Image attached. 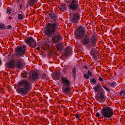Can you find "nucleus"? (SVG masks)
Listing matches in <instances>:
<instances>
[{
	"label": "nucleus",
	"instance_id": "a211bd4d",
	"mask_svg": "<svg viewBox=\"0 0 125 125\" xmlns=\"http://www.w3.org/2000/svg\"><path fill=\"white\" fill-rule=\"evenodd\" d=\"M65 85H64L63 87L62 91L63 93L66 94L69 93L70 86H67V87L66 88H65Z\"/></svg>",
	"mask_w": 125,
	"mask_h": 125
},
{
	"label": "nucleus",
	"instance_id": "412c9836",
	"mask_svg": "<svg viewBox=\"0 0 125 125\" xmlns=\"http://www.w3.org/2000/svg\"><path fill=\"white\" fill-rule=\"evenodd\" d=\"M90 41L88 38H85L84 39L83 41V43L85 45H87L89 43Z\"/></svg>",
	"mask_w": 125,
	"mask_h": 125
},
{
	"label": "nucleus",
	"instance_id": "a18cd8bd",
	"mask_svg": "<svg viewBox=\"0 0 125 125\" xmlns=\"http://www.w3.org/2000/svg\"><path fill=\"white\" fill-rule=\"evenodd\" d=\"M123 95L125 96V92L124 93V95Z\"/></svg>",
	"mask_w": 125,
	"mask_h": 125
},
{
	"label": "nucleus",
	"instance_id": "f3484780",
	"mask_svg": "<svg viewBox=\"0 0 125 125\" xmlns=\"http://www.w3.org/2000/svg\"><path fill=\"white\" fill-rule=\"evenodd\" d=\"M63 46L62 42L60 43L56 44V47L58 51L59 50H63Z\"/></svg>",
	"mask_w": 125,
	"mask_h": 125
},
{
	"label": "nucleus",
	"instance_id": "1a4fd4ad",
	"mask_svg": "<svg viewBox=\"0 0 125 125\" xmlns=\"http://www.w3.org/2000/svg\"><path fill=\"white\" fill-rule=\"evenodd\" d=\"M62 39V37L61 36V35L58 33H57L52 36V41L53 43H56L59 42L60 40Z\"/></svg>",
	"mask_w": 125,
	"mask_h": 125
},
{
	"label": "nucleus",
	"instance_id": "37998d69",
	"mask_svg": "<svg viewBox=\"0 0 125 125\" xmlns=\"http://www.w3.org/2000/svg\"><path fill=\"white\" fill-rule=\"evenodd\" d=\"M22 5L21 4H20V9H21V8H22Z\"/></svg>",
	"mask_w": 125,
	"mask_h": 125
},
{
	"label": "nucleus",
	"instance_id": "f03ea898",
	"mask_svg": "<svg viewBox=\"0 0 125 125\" xmlns=\"http://www.w3.org/2000/svg\"><path fill=\"white\" fill-rule=\"evenodd\" d=\"M26 47L24 45L23 46L16 48L15 49V53L12 56V58L13 59L14 55L18 58L16 59L17 63L16 65L17 68H20L22 66V63L23 62V60L19 57H22L23 55L26 53Z\"/></svg>",
	"mask_w": 125,
	"mask_h": 125
},
{
	"label": "nucleus",
	"instance_id": "4c0bfd02",
	"mask_svg": "<svg viewBox=\"0 0 125 125\" xmlns=\"http://www.w3.org/2000/svg\"><path fill=\"white\" fill-rule=\"evenodd\" d=\"M10 62H11V63H13V62H14V63H15V60L14 59H12Z\"/></svg>",
	"mask_w": 125,
	"mask_h": 125
},
{
	"label": "nucleus",
	"instance_id": "aec40b11",
	"mask_svg": "<svg viewBox=\"0 0 125 125\" xmlns=\"http://www.w3.org/2000/svg\"><path fill=\"white\" fill-rule=\"evenodd\" d=\"M61 73L59 72H56L53 76V77L55 80H59L60 79V76Z\"/></svg>",
	"mask_w": 125,
	"mask_h": 125
},
{
	"label": "nucleus",
	"instance_id": "ea45409f",
	"mask_svg": "<svg viewBox=\"0 0 125 125\" xmlns=\"http://www.w3.org/2000/svg\"><path fill=\"white\" fill-rule=\"evenodd\" d=\"M37 49L39 51L40 49V47H37Z\"/></svg>",
	"mask_w": 125,
	"mask_h": 125
},
{
	"label": "nucleus",
	"instance_id": "c85d7f7f",
	"mask_svg": "<svg viewBox=\"0 0 125 125\" xmlns=\"http://www.w3.org/2000/svg\"><path fill=\"white\" fill-rule=\"evenodd\" d=\"M116 83L115 82H113L111 83L110 85V86L111 87H115V85Z\"/></svg>",
	"mask_w": 125,
	"mask_h": 125
},
{
	"label": "nucleus",
	"instance_id": "2f4dec72",
	"mask_svg": "<svg viewBox=\"0 0 125 125\" xmlns=\"http://www.w3.org/2000/svg\"><path fill=\"white\" fill-rule=\"evenodd\" d=\"M125 91L123 90H121L119 92V95L120 96H122L123 94H124Z\"/></svg>",
	"mask_w": 125,
	"mask_h": 125
},
{
	"label": "nucleus",
	"instance_id": "0eeeda50",
	"mask_svg": "<svg viewBox=\"0 0 125 125\" xmlns=\"http://www.w3.org/2000/svg\"><path fill=\"white\" fill-rule=\"evenodd\" d=\"M79 8V3L76 0H72L70 3L69 9L73 11L77 10Z\"/></svg>",
	"mask_w": 125,
	"mask_h": 125
},
{
	"label": "nucleus",
	"instance_id": "c9c22d12",
	"mask_svg": "<svg viewBox=\"0 0 125 125\" xmlns=\"http://www.w3.org/2000/svg\"><path fill=\"white\" fill-rule=\"evenodd\" d=\"M98 79L99 80L101 81H103V79L100 77H99Z\"/></svg>",
	"mask_w": 125,
	"mask_h": 125
},
{
	"label": "nucleus",
	"instance_id": "4468645a",
	"mask_svg": "<svg viewBox=\"0 0 125 125\" xmlns=\"http://www.w3.org/2000/svg\"><path fill=\"white\" fill-rule=\"evenodd\" d=\"M38 0H28L27 1V5H26L27 7L28 6H33L34 5L38 2Z\"/></svg>",
	"mask_w": 125,
	"mask_h": 125
},
{
	"label": "nucleus",
	"instance_id": "20e7f679",
	"mask_svg": "<svg viewBox=\"0 0 125 125\" xmlns=\"http://www.w3.org/2000/svg\"><path fill=\"white\" fill-rule=\"evenodd\" d=\"M101 85L99 83H98L93 88L95 92L98 93L95 97L96 100L100 103H103L105 100V96L104 90L101 91Z\"/></svg>",
	"mask_w": 125,
	"mask_h": 125
},
{
	"label": "nucleus",
	"instance_id": "c756f323",
	"mask_svg": "<svg viewBox=\"0 0 125 125\" xmlns=\"http://www.w3.org/2000/svg\"><path fill=\"white\" fill-rule=\"evenodd\" d=\"M87 73L90 77H91L93 75V74L90 70L88 71Z\"/></svg>",
	"mask_w": 125,
	"mask_h": 125
},
{
	"label": "nucleus",
	"instance_id": "2eb2a0df",
	"mask_svg": "<svg viewBox=\"0 0 125 125\" xmlns=\"http://www.w3.org/2000/svg\"><path fill=\"white\" fill-rule=\"evenodd\" d=\"M90 54L93 59H97L98 53L95 50H92L90 52Z\"/></svg>",
	"mask_w": 125,
	"mask_h": 125
},
{
	"label": "nucleus",
	"instance_id": "dca6fc26",
	"mask_svg": "<svg viewBox=\"0 0 125 125\" xmlns=\"http://www.w3.org/2000/svg\"><path fill=\"white\" fill-rule=\"evenodd\" d=\"M38 76V75L36 73L34 72L32 73V76H30L29 78V79L30 80H34L37 78Z\"/></svg>",
	"mask_w": 125,
	"mask_h": 125
},
{
	"label": "nucleus",
	"instance_id": "f8f14e48",
	"mask_svg": "<svg viewBox=\"0 0 125 125\" xmlns=\"http://www.w3.org/2000/svg\"><path fill=\"white\" fill-rule=\"evenodd\" d=\"M61 80L63 83L65 84V86H70L71 84L70 83L67 78L62 77V78Z\"/></svg>",
	"mask_w": 125,
	"mask_h": 125
},
{
	"label": "nucleus",
	"instance_id": "49530a36",
	"mask_svg": "<svg viewBox=\"0 0 125 125\" xmlns=\"http://www.w3.org/2000/svg\"><path fill=\"white\" fill-rule=\"evenodd\" d=\"M66 2H67V3L69 2H70V1H67Z\"/></svg>",
	"mask_w": 125,
	"mask_h": 125
},
{
	"label": "nucleus",
	"instance_id": "f257e3e1",
	"mask_svg": "<svg viewBox=\"0 0 125 125\" xmlns=\"http://www.w3.org/2000/svg\"><path fill=\"white\" fill-rule=\"evenodd\" d=\"M49 17L50 19L54 21V23H48L43 33L45 36H47L51 38L58 29L57 25L56 23L57 16L55 13H51L49 14Z\"/></svg>",
	"mask_w": 125,
	"mask_h": 125
},
{
	"label": "nucleus",
	"instance_id": "473e14b6",
	"mask_svg": "<svg viewBox=\"0 0 125 125\" xmlns=\"http://www.w3.org/2000/svg\"><path fill=\"white\" fill-rule=\"evenodd\" d=\"M91 45V44H89L86 46V47H87L88 49L90 50V49Z\"/></svg>",
	"mask_w": 125,
	"mask_h": 125
},
{
	"label": "nucleus",
	"instance_id": "6ab92c4d",
	"mask_svg": "<svg viewBox=\"0 0 125 125\" xmlns=\"http://www.w3.org/2000/svg\"><path fill=\"white\" fill-rule=\"evenodd\" d=\"M6 67L7 68H12L14 67V64L10 62L6 65Z\"/></svg>",
	"mask_w": 125,
	"mask_h": 125
},
{
	"label": "nucleus",
	"instance_id": "393cba45",
	"mask_svg": "<svg viewBox=\"0 0 125 125\" xmlns=\"http://www.w3.org/2000/svg\"><path fill=\"white\" fill-rule=\"evenodd\" d=\"M28 74L27 72H26L25 73H21V75L22 76V77L23 78H26L27 76V74Z\"/></svg>",
	"mask_w": 125,
	"mask_h": 125
},
{
	"label": "nucleus",
	"instance_id": "72a5a7b5",
	"mask_svg": "<svg viewBox=\"0 0 125 125\" xmlns=\"http://www.w3.org/2000/svg\"><path fill=\"white\" fill-rule=\"evenodd\" d=\"M96 116L97 117H99L100 116V114L99 113H97L95 114Z\"/></svg>",
	"mask_w": 125,
	"mask_h": 125
},
{
	"label": "nucleus",
	"instance_id": "ddd939ff",
	"mask_svg": "<svg viewBox=\"0 0 125 125\" xmlns=\"http://www.w3.org/2000/svg\"><path fill=\"white\" fill-rule=\"evenodd\" d=\"M90 40L91 45L93 47H95V45L96 44V42L97 41L96 36L94 35L92 36L90 38Z\"/></svg>",
	"mask_w": 125,
	"mask_h": 125
},
{
	"label": "nucleus",
	"instance_id": "bb28decb",
	"mask_svg": "<svg viewBox=\"0 0 125 125\" xmlns=\"http://www.w3.org/2000/svg\"><path fill=\"white\" fill-rule=\"evenodd\" d=\"M18 19L19 20H21L23 19V16L21 14H18Z\"/></svg>",
	"mask_w": 125,
	"mask_h": 125
},
{
	"label": "nucleus",
	"instance_id": "423d86ee",
	"mask_svg": "<svg viewBox=\"0 0 125 125\" xmlns=\"http://www.w3.org/2000/svg\"><path fill=\"white\" fill-rule=\"evenodd\" d=\"M85 31L82 26H80L75 31L74 35L76 39L82 38L84 36Z\"/></svg>",
	"mask_w": 125,
	"mask_h": 125
},
{
	"label": "nucleus",
	"instance_id": "a878e982",
	"mask_svg": "<svg viewBox=\"0 0 125 125\" xmlns=\"http://www.w3.org/2000/svg\"><path fill=\"white\" fill-rule=\"evenodd\" d=\"M11 9L10 8H7V13L10 15V14L11 13Z\"/></svg>",
	"mask_w": 125,
	"mask_h": 125
},
{
	"label": "nucleus",
	"instance_id": "4be33fe9",
	"mask_svg": "<svg viewBox=\"0 0 125 125\" xmlns=\"http://www.w3.org/2000/svg\"><path fill=\"white\" fill-rule=\"evenodd\" d=\"M72 72L73 73V74L72 75L73 76V77L74 78H75L76 77V68L74 66L73 68L72 69Z\"/></svg>",
	"mask_w": 125,
	"mask_h": 125
},
{
	"label": "nucleus",
	"instance_id": "cd10ccee",
	"mask_svg": "<svg viewBox=\"0 0 125 125\" xmlns=\"http://www.w3.org/2000/svg\"><path fill=\"white\" fill-rule=\"evenodd\" d=\"M102 86L103 87V88L105 89L108 92H110V90L109 88H108L107 87H105L104 85H103Z\"/></svg>",
	"mask_w": 125,
	"mask_h": 125
},
{
	"label": "nucleus",
	"instance_id": "9d476101",
	"mask_svg": "<svg viewBox=\"0 0 125 125\" xmlns=\"http://www.w3.org/2000/svg\"><path fill=\"white\" fill-rule=\"evenodd\" d=\"M80 19V15L78 12H75L73 13V17L71 20V22L72 23H77L78 20Z\"/></svg>",
	"mask_w": 125,
	"mask_h": 125
},
{
	"label": "nucleus",
	"instance_id": "58836bf2",
	"mask_svg": "<svg viewBox=\"0 0 125 125\" xmlns=\"http://www.w3.org/2000/svg\"><path fill=\"white\" fill-rule=\"evenodd\" d=\"M79 117V115L77 114H76L75 115V117L76 118H78Z\"/></svg>",
	"mask_w": 125,
	"mask_h": 125
},
{
	"label": "nucleus",
	"instance_id": "e433bc0d",
	"mask_svg": "<svg viewBox=\"0 0 125 125\" xmlns=\"http://www.w3.org/2000/svg\"><path fill=\"white\" fill-rule=\"evenodd\" d=\"M46 75L45 73H43L42 76V78H44L46 77Z\"/></svg>",
	"mask_w": 125,
	"mask_h": 125
},
{
	"label": "nucleus",
	"instance_id": "c03bdc74",
	"mask_svg": "<svg viewBox=\"0 0 125 125\" xmlns=\"http://www.w3.org/2000/svg\"><path fill=\"white\" fill-rule=\"evenodd\" d=\"M1 61L0 60V65H1Z\"/></svg>",
	"mask_w": 125,
	"mask_h": 125
},
{
	"label": "nucleus",
	"instance_id": "9b49d317",
	"mask_svg": "<svg viewBox=\"0 0 125 125\" xmlns=\"http://www.w3.org/2000/svg\"><path fill=\"white\" fill-rule=\"evenodd\" d=\"M72 49L71 47H67L65 49L63 55L65 56L71 55L72 53Z\"/></svg>",
	"mask_w": 125,
	"mask_h": 125
},
{
	"label": "nucleus",
	"instance_id": "f704fd0d",
	"mask_svg": "<svg viewBox=\"0 0 125 125\" xmlns=\"http://www.w3.org/2000/svg\"><path fill=\"white\" fill-rule=\"evenodd\" d=\"M11 28H12V27L10 25H8L7 27V29H10Z\"/></svg>",
	"mask_w": 125,
	"mask_h": 125
},
{
	"label": "nucleus",
	"instance_id": "39448f33",
	"mask_svg": "<svg viewBox=\"0 0 125 125\" xmlns=\"http://www.w3.org/2000/svg\"><path fill=\"white\" fill-rule=\"evenodd\" d=\"M100 114L102 116L101 118H110L112 117L114 113L113 110L110 107L107 106L101 109Z\"/></svg>",
	"mask_w": 125,
	"mask_h": 125
},
{
	"label": "nucleus",
	"instance_id": "7c9ffc66",
	"mask_svg": "<svg viewBox=\"0 0 125 125\" xmlns=\"http://www.w3.org/2000/svg\"><path fill=\"white\" fill-rule=\"evenodd\" d=\"M84 78L88 79L89 78V76L87 74H84Z\"/></svg>",
	"mask_w": 125,
	"mask_h": 125
},
{
	"label": "nucleus",
	"instance_id": "79ce46f5",
	"mask_svg": "<svg viewBox=\"0 0 125 125\" xmlns=\"http://www.w3.org/2000/svg\"><path fill=\"white\" fill-rule=\"evenodd\" d=\"M83 67H84V68H85L86 69H87V68H88V67H87V66H84Z\"/></svg>",
	"mask_w": 125,
	"mask_h": 125
},
{
	"label": "nucleus",
	"instance_id": "6e6552de",
	"mask_svg": "<svg viewBox=\"0 0 125 125\" xmlns=\"http://www.w3.org/2000/svg\"><path fill=\"white\" fill-rule=\"evenodd\" d=\"M26 42L30 47L34 48L36 46V42L34 39L32 38H28L26 40Z\"/></svg>",
	"mask_w": 125,
	"mask_h": 125
},
{
	"label": "nucleus",
	"instance_id": "5701e85b",
	"mask_svg": "<svg viewBox=\"0 0 125 125\" xmlns=\"http://www.w3.org/2000/svg\"><path fill=\"white\" fill-rule=\"evenodd\" d=\"M90 81L91 82V83L94 85L97 83V81L94 78H93L91 79L90 80Z\"/></svg>",
	"mask_w": 125,
	"mask_h": 125
},
{
	"label": "nucleus",
	"instance_id": "de8ad7c7",
	"mask_svg": "<svg viewBox=\"0 0 125 125\" xmlns=\"http://www.w3.org/2000/svg\"><path fill=\"white\" fill-rule=\"evenodd\" d=\"M87 35H85V37H87Z\"/></svg>",
	"mask_w": 125,
	"mask_h": 125
},
{
	"label": "nucleus",
	"instance_id": "7ed1b4c3",
	"mask_svg": "<svg viewBox=\"0 0 125 125\" xmlns=\"http://www.w3.org/2000/svg\"><path fill=\"white\" fill-rule=\"evenodd\" d=\"M16 90L19 94L22 95H25L29 91L31 84L29 82L25 80L20 81L17 84Z\"/></svg>",
	"mask_w": 125,
	"mask_h": 125
},
{
	"label": "nucleus",
	"instance_id": "a19ab883",
	"mask_svg": "<svg viewBox=\"0 0 125 125\" xmlns=\"http://www.w3.org/2000/svg\"><path fill=\"white\" fill-rule=\"evenodd\" d=\"M12 18V17H10V16H9L8 17V19H11Z\"/></svg>",
	"mask_w": 125,
	"mask_h": 125
},
{
	"label": "nucleus",
	"instance_id": "b1692460",
	"mask_svg": "<svg viewBox=\"0 0 125 125\" xmlns=\"http://www.w3.org/2000/svg\"><path fill=\"white\" fill-rule=\"evenodd\" d=\"M6 29V27L5 25L3 24L0 25V29Z\"/></svg>",
	"mask_w": 125,
	"mask_h": 125
}]
</instances>
